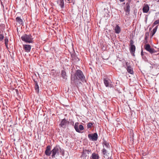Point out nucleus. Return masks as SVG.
Returning <instances> with one entry per match:
<instances>
[{
  "mask_svg": "<svg viewBox=\"0 0 159 159\" xmlns=\"http://www.w3.org/2000/svg\"><path fill=\"white\" fill-rule=\"evenodd\" d=\"M158 28V26H156L154 28L152 31V37L153 35L155 34L156 33V32L157 31V30Z\"/></svg>",
  "mask_w": 159,
  "mask_h": 159,
  "instance_id": "5701e85b",
  "label": "nucleus"
},
{
  "mask_svg": "<svg viewBox=\"0 0 159 159\" xmlns=\"http://www.w3.org/2000/svg\"><path fill=\"white\" fill-rule=\"evenodd\" d=\"M107 159H113L111 157H108Z\"/></svg>",
  "mask_w": 159,
  "mask_h": 159,
  "instance_id": "72a5a7b5",
  "label": "nucleus"
},
{
  "mask_svg": "<svg viewBox=\"0 0 159 159\" xmlns=\"http://www.w3.org/2000/svg\"><path fill=\"white\" fill-rule=\"evenodd\" d=\"M79 129H80V130H83L84 129V127L82 125H79Z\"/></svg>",
  "mask_w": 159,
  "mask_h": 159,
  "instance_id": "bb28decb",
  "label": "nucleus"
},
{
  "mask_svg": "<svg viewBox=\"0 0 159 159\" xmlns=\"http://www.w3.org/2000/svg\"><path fill=\"white\" fill-rule=\"evenodd\" d=\"M5 44L7 48L8 47V39L7 38H5Z\"/></svg>",
  "mask_w": 159,
  "mask_h": 159,
  "instance_id": "393cba45",
  "label": "nucleus"
},
{
  "mask_svg": "<svg viewBox=\"0 0 159 159\" xmlns=\"http://www.w3.org/2000/svg\"><path fill=\"white\" fill-rule=\"evenodd\" d=\"M67 121L66 120V119H63L61 122V123L60 124V125L62 127L64 128L65 127L66 124L67 123Z\"/></svg>",
  "mask_w": 159,
  "mask_h": 159,
  "instance_id": "f8f14e48",
  "label": "nucleus"
},
{
  "mask_svg": "<svg viewBox=\"0 0 159 159\" xmlns=\"http://www.w3.org/2000/svg\"><path fill=\"white\" fill-rule=\"evenodd\" d=\"M79 123L78 122H76L75 124L74 125V128L75 129V130L76 132L80 133L81 132L80 131V129H79Z\"/></svg>",
  "mask_w": 159,
  "mask_h": 159,
  "instance_id": "dca6fc26",
  "label": "nucleus"
},
{
  "mask_svg": "<svg viewBox=\"0 0 159 159\" xmlns=\"http://www.w3.org/2000/svg\"><path fill=\"white\" fill-rule=\"evenodd\" d=\"M57 3L60 6L61 9L64 8V0H57Z\"/></svg>",
  "mask_w": 159,
  "mask_h": 159,
  "instance_id": "4468645a",
  "label": "nucleus"
},
{
  "mask_svg": "<svg viewBox=\"0 0 159 159\" xmlns=\"http://www.w3.org/2000/svg\"><path fill=\"white\" fill-rule=\"evenodd\" d=\"M21 39L23 41L27 43H32L33 42L32 37L30 34H24L21 37Z\"/></svg>",
  "mask_w": 159,
  "mask_h": 159,
  "instance_id": "7ed1b4c3",
  "label": "nucleus"
},
{
  "mask_svg": "<svg viewBox=\"0 0 159 159\" xmlns=\"http://www.w3.org/2000/svg\"><path fill=\"white\" fill-rule=\"evenodd\" d=\"M61 75L64 79H67V76L65 71L64 70H62L61 71Z\"/></svg>",
  "mask_w": 159,
  "mask_h": 159,
  "instance_id": "412c9836",
  "label": "nucleus"
},
{
  "mask_svg": "<svg viewBox=\"0 0 159 159\" xmlns=\"http://www.w3.org/2000/svg\"><path fill=\"white\" fill-rule=\"evenodd\" d=\"M102 152L103 153L104 155H105L107 152V151L106 149L105 148H103V149L102 150Z\"/></svg>",
  "mask_w": 159,
  "mask_h": 159,
  "instance_id": "a878e982",
  "label": "nucleus"
},
{
  "mask_svg": "<svg viewBox=\"0 0 159 159\" xmlns=\"http://www.w3.org/2000/svg\"><path fill=\"white\" fill-rule=\"evenodd\" d=\"M148 63L151 65L153 66H155V61L152 62L151 61H149Z\"/></svg>",
  "mask_w": 159,
  "mask_h": 159,
  "instance_id": "c85d7f7f",
  "label": "nucleus"
},
{
  "mask_svg": "<svg viewBox=\"0 0 159 159\" xmlns=\"http://www.w3.org/2000/svg\"><path fill=\"white\" fill-rule=\"evenodd\" d=\"M159 24V19L155 20L153 24V26Z\"/></svg>",
  "mask_w": 159,
  "mask_h": 159,
  "instance_id": "b1692460",
  "label": "nucleus"
},
{
  "mask_svg": "<svg viewBox=\"0 0 159 159\" xmlns=\"http://www.w3.org/2000/svg\"><path fill=\"white\" fill-rule=\"evenodd\" d=\"M157 2H159V0H158V1H157Z\"/></svg>",
  "mask_w": 159,
  "mask_h": 159,
  "instance_id": "e433bc0d",
  "label": "nucleus"
},
{
  "mask_svg": "<svg viewBox=\"0 0 159 159\" xmlns=\"http://www.w3.org/2000/svg\"><path fill=\"white\" fill-rule=\"evenodd\" d=\"M79 79L83 82L85 81V77L83 72L80 70H76L75 75L73 77L71 78V83H75V80Z\"/></svg>",
  "mask_w": 159,
  "mask_h": 159,
  "instance_id": "f257e3e1",
  "label": "nucleus"
},
{
  "mask_svg": "<svg viewBox=\"0 0 159 159\" xmlns=\"http://www.w3.org/2000/svg\"><path fill=\"white\" fill-rule=\"evenodd\" d=\"M129 42V45L130 46H131L132 45H134V42L132 40H130Z\"/></svg>",
  "mask_w": 159,
  "mask_h": 159,
  "instance_id": "c756f323",
  "label": "nucleus"
},
{
  "mask_svg": "<svg viewBox=\"0 0 159 159\" xmlns=\"http://www.w3.org/2000/svg\"><path fill=\"white\" fill-rule=\"evenodd\" d=\"M149 10V7L148 4H144L143 8V13H147Z\"/></svg>",
  "mask_w": 159,
  "mask_h": 159,
  "instance_id": "1a4fd4ad",
  "label": "nucleus"
},
{
  "mask_svg": "<svg viewBox=\"0 0 159 159\" xmlns=\"http://www.w3.org/2000/svg\"><path fill=\"white\" fill-rule=\"evenodd\" d=\"M4 38V35L2 34H0V41H2Z\"/></svg>",
  "mask_w": 159,
  "mask_h": 159,
  "instance_id": "2f4dec72",
  "label": "nucleus"
},
{
  "mask_svg": "<svg viewBox=\"0 0 159 159\" xmlns=\"http://www.w3.org/2000/svg\"><path fill=\"white\" fill-rule=\"evenodd\" d=\"M126 7L124 8L125 11L128 14H129L130 11V6L129 3H127L126 5Z\"/></svg>",
  "mask_w": 159,
  "mask_h": 159,
  "instance_id": "f3484780",
  "label": "nucleus"
},
{
  "mask_svg": "<svg viewBox=\"0 0 159 159\" xmlns=\"http://www.w3.org/2000/svg\"><path fill=\"white\" fill-rule=\"evenodd\" d=\"M23 48L25 52H29L30 51L31 46L29 44H25L23 45Z\"/></svg>",
  "mask_w": 159,
  "mask_h": 159,
  "instance_id": "0eeeda50",
  "label": "nucleus"
},
{
  "mask_svg": "<svg viewBox=\"0 0 159 159\" xmlns=\"http://www.w3.org/2000/svg\"><path fill=\"white\" fill-rule=\"evenodd\" d=\"M120 2H123L125 1V0H120Z\"/></svg>",
  "mask_w": 159,
  "mask_h": 159,
  "instance_id": "f704fd0d",
  "label": "nucleus"
},
{
  "mask_svg": "<svg viewBox=\"0 0 159 159\" xmlns=\"http://www.w3.org/2000/svg\"><path fill=\"white\" fill-rule=\"evenodd\" d=\"M92 125H93V124L91 122H89L87 125V128H90Z\"/></svg>",
  "mask_w": 159,
  "mask_h": 159,
  "instance_id": "cd10ccee",
  "label": "nucleus"
},
{
  "mask_svg": "<svg viewBox=\"0 0 159 159\" xmlns=\"http://www.w3.org/2000/svg\"><path fill=\"white\" fill-rule=\"evenodd\" d=\"M102 145L103 147H104V146H105L107 148H109L110 147V146L109 143L105 140H103L102 142Z\"/></svg>",
  "mask_w": 159,
  "mask_h": 159,
  "instance_id": "a211bd4d",
  "label": "nucleus"
},
{
  "mask_svg": "<svg viewBox=\"0 0 159 159\" xmlns=\"http://www.w3.org/2000/svg\"><path fill=\"white\" fill-rule=\"evenodd\" d=\"M35 82V87L34 88L35 90V91L37 93H38L39 92V86L38 84V83L37 81H34Z\"/></svg>",
  "mask_w": 159,
  "mask_h": 159,
  "instance_id": "aec40b11",
  "label": "nucleus"
},
{
  "mask_svg": "<svg viewBox=\"0 0 159 159\" xmlns=\"http://www.w3.org/2000/svg\"><path fill=\"white\" fill-rule=\"evenodd\" d=\"M126 70L130 74H133V69L131 66H129V67H127Z\"/></svg>",
  "mask_w": 159,
  "mask_h": 159,
  "instance_id": "6ab92c4d",
  "label": "nucleus"
},
{
  "mask_svg": "<svg viewBox=\"0 0 159 159\" xmlns=\"http://www.w3.org/2000/svg\"><path fill=\"white\" fill-rule=\"evenodd\" d=\"M1 143H0V144L1 143Z\"/></svg>",
  "mask_w": 159,
  "mask_h": 159,
  "instance_id": "4c0bfd02",
  "label": "nucleus"
},
{
  "mask_svg": "<svg viewBox=\"0 0 159 159\" xmlns=\"http://www.w3.org/2000/svg\"><path fill=\"white\" fill-rule=\"evenodd\" d=\"M103 81L106 87H112L111 81L109 79L104 78L103 79Z\"/></svg>",
  "mask_w": 159,
  "mask_h": 159,
  "instance_id": "423d86ee",
  "label": "nucleus"
},
{
  "mask_svg": "<svg viewBox=\"0 0 159 159\" xmlns=\"http://www.w3.org/2000/svg\"><path fill=\"white\" fill-rule=\"evenodd\" d=\"M144 48L146 51L151 54H153L154 55L158 54V53H156L157 51L154 48H151L150 45L148 44L145 45Z\"/></svg>",
  "mask_w": 159,
  "mask_h": 159,
  "instance_id": "20e7f679",
  "label": "nucleus"
},
{
  "mask_svg": "<svg viewBox=\"0 0 159 159\" xmlns=\"http://www.w3.org/2000/svg\"><path fill=\"white\" fill-rule=\"evenodd\" d=\"M141 55L142 56H143V52L142 50V51L141 52Z\"/></svg>",
  "mask_w": 159,
  "mask_h": 159,
  "instance_id": "473e14b6",
  "label": "nucleus"
},
{
  "mask_svg": "<svg viewBox=\"0 0 159 159\" xmlns=\"http://www.w3.org/2000/svg\"><path fill=\"white\" fill-rule=\"evenodd\" d=\"M71 56L73 60H74L75 62H78L80 60V59L75 55L73 54Z\"/></svg>",
  "mask_w": 159,
  "mask_h": 159,
  "instance_id": "4be33fe9",
  "label": "nucleus"
},
{
  "mask_svg": "<svg viewBox=\"0 0 159 159\" xmlns=\"http://www.w3.org/2000/svg\"><path fill=\"white\" fill-rule=\"evenodd\" d=\"M151 68H153V66H152L150 67Z\"/></svg>",
  "mask_w": 159,
  "mask_h": 159,
  "instance_id": "c9c22d12",
  "label": "nucleus"
},
{
  "mask_svg": "<svg viewBox=\"0 0 159 159\" xmlns=\"http://www.w3.org/2000/svg\"><path fill=\"white\" fill-rule=\"evenodd\" d=\"M100 157L98 154L93 153L90 157L91 159H99Z\"/></svg>",
  "mask_w": 159,
  "mask_h": 159,
  "instance_id": "9b49d317",
  "label": "nucleus"
},
{
  "mask_svg": "<svg viewBox=\"0 0 159 159\" xmlns=\"http://www.w3.org/2000/svg\"><path fill=\"white\" fill-rule=\"evenodd\" d=\"M114 30H115V33L117 34H119L121 30L120 27L118 25H117L116 26Z\"/></svg>",
  "mask_w": 159,
  "mask_h": 159,
  "instance_id": "2eb2a0df",
  "label": "nucleus"
},
{
  "mask_svg": "<svg viewBox=\"0 0 159 159\" xmlns=\"http://www.w3.org/2000/svg\"><path fill=\"white\" fill-rule=\"evenodd\" d=\"M135 50V45H132L130 46L129 51L130 53L133 56H134V53Z\"/></svg>",
  "mask_w": 159,
  "mask_h": 159,
  "instance_id": "9d476101",
  "label": "nucleus"
},
{
  "mask_svg": "<svg viewBox=\"0 0 159 159\" xmlns=\"http://www.w3.org/2000/svg\"><path fill=\"white\" fill-rule=\"evenodd\" d=\"M125 65L127 67H129V66H131L130 65V62L128 61L125 62Z\"/></svg>",
  "mask_w": 159,
  "mask_h": 159,
  "instance_id": "7c9ffc66",
  "label": "nucleus"
},
{
  "mask_svg": "<svg viewBox=\"0 0 159 159\" xmlns=\"http://www.w3.org/2000/svg\"><path fill=\"white\" fill-rule=\"evenodd\" d=\"M16 21L18 23V24L19 25H23L24 22L22 19L20 17H17L16 18Z\"/></svg>",
  "mask_w": 159,
  "mask_h": 159,
  "instance_id": "ddd939ff",
  "label": "nucleus"
},
{
  "mask_svg": "<svg viewBox=\"0 0 159 159\" xmlns=\"http://www.w3.org/2000/svg\"><path fill=\"white\" fill-rule=\"evenodd\" d=\"M88 137L90 140L96 141L98 139V135L97 133L90 134L88 135Z\"/></svg>",
  "mask_w": 159,
  "mask_h": 159,
  "instance_id": "39448f33",
  "label": "nucleus"
},
{
  "mask_svg": "<svg viewBox=\"0 0 159 159\" xmlns=\"http://www.w3.org/2000/svg\"><path fill=\"white\" fill-rule=\"evenodd\" d=\"M59 153L63 155L64 153V150L59 146H56L52 151V158H54L55 155H59Z\"/></svg>",
  "mask_w": 159,
  "mask_h": 159,
  "instance_id": "f03ea898",
  "label": "nucleus"
},
{
  "mask_svg": "<svg viewBox=\"0 0 159 159\" xmlns=\"http://www.w3.org/2000/svg\"><path fill=\"white\" fill-rule=\"evenodd\" d=\"M51 147L50 146H48L46 147L45 153L47 156H49L52 153V151H51Z\"/></svg>",
  "mask_w": 159,
  "mask_h": 159,
  "instance_id": "6e6552de",
  "label": "nucleus"
}]
</instances>
